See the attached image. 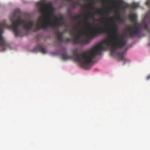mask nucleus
Segmentation results:
<instances>
[{
  "label": "nucleus",
  "instance_id": "f257e3e1",
  "mask_svg": "<svg viewBox=\"0 0 150 150\" xmlns=\"http://www.w3.org/2000/svg\"><path fill=\"white\" fill-rule=\"evenodd\" d=\"M114 17H111L108 19L112 26L110 28L105 29L102 27L86 32L82 29L76 34L75 30L77 29L76 26L74 27V29L70 30L69 33L72 37V40L75 44L79 43L81 44L88 43L90 39H93L98 35H100L105 33H107L108 39L105 40L98 43L96 46L102 42L103 48L98 50V54H100L101 50H105L106 47L109 46L111 47V54L113 55L115 53L117 50L125 46L127 41L124 37L122 36L120 39L118 38V28L115 24L114 21Z\"/></svg>",
  "mask_w": 150,
  "mask_h": 150
},
{
  "label": "nucleus",
  "instance_id": "f03ea898",
  "mask_svg": "<svg viewBox=\"0 0 150 150\" xmlns=\"http://www.w3.org/2000/svg\"><path fill=\"white\" fill-rule=\"evenodd\" d=\"M102 48L101 42L97 46H95L91 49L80 54H78L77 48L73 50L72 52L75 60L79 62L82 67L88 69L91 67L93 59L96 55L99 54L98 50Z\"/></svg>",
  "mask_w": 150,
  "mask_h": 150
},
{
  "label": "nucleus",
  "instance_id": "7ed1b4c3",
  "mask_svg": "<svg viewBox=\"0 0 150 150\" xmlns=\"http://www.w3.org/2000/svg\"><path fill=\"white\" fill-rule=\"evenodd\" d=\"M37 5L39 7V12L42 15L43 23L40 25H37L34 31H36L41 28L45 30L49 27L57 26L60 25L58 22H55L52 23L50 21V12L52 11V5L51 3L46 4L43 3H39Z\"/></svg>",
  "mask_w": 150,
  "mask_h": 150
},
{
  "label": "nucleus",
  "instance_id": "20e7f679",
  "mask_svg": "<svg viewBox=\"0 0 150 150\" xmlns=\"http://www.w3.org/2000/svg\"><path fill=\"white\" fill-rule=\"evenodd\" d=\"M12 24L10 27L15 33L16 36L19 35L20 30L19 26H22L23 28L26 30H30L34 25L33 21L30 20L26 21L21 19L20 16H18L16 12L14 13L10 18Z\"/></svg>",
  "mask_w": 150,
  "mask_h": 150
},
{
  "label": "nucleus",
  "instance_id": "39448f33",
  "mask_svg": "<svg viewBox=\"0 0 150 150\" xmlns=\"http://www.w3.org/2000/svg\"><path fill=\"white\" fill-rule=\"evenodd\" d=\"M102 9L97 8L96 9V11L94 13L90 12L89 14L85 16L86 18L85 19L84 21V23L85 24L87 25L88 26H90V24L87 21V19L88 18H90L92 19L94 21H95L96 19L94 17V14H98L100 15H102Z\"/></svg>",
  "mask_w": 150,
  "mask_h": 150
},
{
  "label": "nucleus",
  "instance_id": "423d86ee",
  "mask_svg": "<svg viewBox=\"0 0 150 150\" xmlns=\"http://www.w3.org/2000/svg\"><path fill=\"white\" fill-rule=\"evenodd\" d=\"M56 33L57 35V38L59 41L60 42H64L65 43H68L71 42L72 40L69 38H66L64 39L63 38V35L64 32H60L58 31H56Z\"/></svg>",
  "mask_w": 150,
  "mask_h": 150
},
{
  "label": "nucleus",
  "instance_id": "0eeeda50",
  "mask_svg": "<svg viewBox=\"0 0 150 150\" xmlns=\"http://www.w3.org/2000/svg\"><path fill=\"white\" fill-rule=\"evenodd\" d=\"M52 11L50 12V14L51 15L50 21L52 22V23H53L55 22H58V23H60V25H59L57 26H54V27H52L53 28H55V27H58L61 25H64L65 24V22L63 20V18H62V17H60L59 18H58L57 17H56L55 16H54V21H51V17L52 15V13L53 12V9L52 8Z\"/></svg>",
  "mask_w": 150,
  "mask_h": 150
},
{
  "label": "nucleus",
  "instance_id": "6e6552de",
  "mask_svg": "<svg viewBox=\"0 0 150 150\" xmlns=\"http://www.w3.org/2000/svg\"><path fill=\"white\" fill-rule=\"evenodd\" d=\"M128 48L126 49L125 51L122 52H118L117 54V55L118 56L119 59L120 61H127V59L124 57L125 52L127 51Z\"/></svg>",
  "mask_w": 150,
  "mask_h": 150
},
{
  "label": "nucleus",
  "instance_id": "1a4fd4ad",
  "mask_svg": "<svg viewBox=\"0 0 150 150\" xmlns=\"http://www.w3.org/2000/svg\"><path fill=\"white\" fill-rule=\"evenodd\" d=\"M123 2L122 0H117V2L114 3L116 8L115 10H120L123 8L121 5Z\"/></svg>",
  "mask_w": 150,
  "mask_h": 150
},
{
  "label": "nucleus",
  "instance_id": "9d476101",
  "mask_svg": "<svg viewBox=\"0 0 150 150\" xmlns=\"http://www.w3.org/2000/svg\"><path fill=\"white\" fill-rule=\"evenodd\" d=\"M2 31V30L1 28V25L0 24V45L2 47H5L6 45V43L4 41L1 35Z\"/></svg>",
  "mask_w": 150,
  "mask_h": 150
},
{
  "label": "nucleus",
  "instance_id": "9b49d317",
  "mask_svg": "<svg viewBox=\"0 0 150 150\" xmlns=\"http://www.w3.org/2000/svg\"><path fill=\"white\" fill-rule=\"evenodd\" d=\"M139 6V4L138 3L133 2L131 4L125 6V7L126 8L128 6L129 7L133 9H135L138 7Z\"/></svg>",
  "mask_w": 150,
  "mask_h": 150
},
{
  "label": "nucleus",
  "instance_id": "f8f14e48",
  "mask_svg": "<svg viewBox=\"0 0 150 150\" xmlns=\"http://www.w3.org/2000/svg\"><path fill=\"white\" fill-rule=\"evenodd\" d=\"M62 59L64 60H67L71 58V57L68 55L66 53H64L62 54Z\"/></svg>",
  "mask_w": 150,
  "mask_h": 150
},
{
  "label": "nucleus",
  "instance_id": "ddd939ff",
  "mask_svg": "<svg viewBox=\"0 0 150 150\" xmlns=\"http://www.w3.org/2000/svg\"><path fill=\"white\" fill-rule=\"evenodd\" d=\"M39 51L43 54H45L46 52V50L45 48L43 47L40 45H38L36 48Z\"/></svg>",
  "mask_w": 150,
  "mask_h": 150
},
{
  "label": "nucleus",
  "instance_id": "4468645a",
  "mask_svg": "<svg viewBox=\"0 0 150 150\" xmlns=\"http://www.w3.org/2000/svg\"><path fill=\"white\" fill-rule=\"evenodd\" d=\"M115 17L117 21L120 23H122L124 22V19L121 17L120 15H116Z\"/></svg>",
  "mask_w": 150,
  "mask_h": 150
},
{
  "label": "nucleus",
  "instance_id": "2eb2a0df",
  "mask_svg": "<svg viewBox=\"0 0 150 150\" xmlns=\"http://www.w3.org/2000/svg\"><path fill=\"white\" fill-rule=\"evenodd\" d=\"M82 16H84V15L83 14H81L74 17H72V19L75 20H78L79 19V17H81Z\"/></svg>",
  "mask_w": 150,
  "mask_h": 150
},
{
  "label": "nucleus",
  "instance_id": "dca6fc26",
  "mask_svg": "<svg viewBox=\"0 0 150 150\" xmlns=\"http://www.w3.org/2000/svg\"><path fill=\"white\" fill-rule=\"evenodd\" d=\"M79 4V3L78 2H73L72 4V6L74 8L76 7Z\"/></svg>",
  "mask_w": 150,
  "mask_h": 150
},
{
  "label": "nucleus",
  "instance_id": "f3484780",
  "mask_svg": "<svg viewBox=\"0 0 150 150\" xmlns=\"http://www.w3.org/2000/svg\"><path fill=\"white\" fill-rule=\"evenodd\" d=\"M103 13L107 16H108L109 15V14L110 13V12L109 11V10H107L106 11H103Z\"/></svg>",
  "mask_w": 150,
  "mask_h": 150
},
{
  "label": "nucleus",
  "instance_id": "a211bd4d",
  "mask_svg": "<svg viewBox=\"0 0 150 150\" xmlns=\"http://www.w3.org/2000/svg\"><path fill=\"white\" fill-rule=\"evenodd\" d=\"M116 15H120V10H115Z\"/></svg>",
  "mask_w": 150,
  "mask_h": 150
},
{
  "label": "nucleus",
  "instance_id": "6ab92c4d",
  "mask_svg": "<svg viewBox=\"0 0 150 150\" xmlns=\"http://www.w3.org/2000/svg\"><path fill=\"white\" fill-rule=\"evenodd\" d=\"M146 79L148 80H149L150 79V74L149 75L146 77Z\"/></svg>",
  "mask_w": 150,
  "mask_h": 150
},
{
  "label": "nucleus",
  "instance_id": "aec40b11",
  "mask_svg": "<svg viewBox=\"0 0 150 150\" xmlns=\"http://www.w3.org/2000/svg\"><path fill=\"white\" fill-rule=\"evenodd\" d=\"M149 45H150V43L148 44Z\"/></svg>",
  "mask_w": 150,
  "mask_h": 150
},
{
  "label": "nucleus",
  "instance_id": "412c9836",
  "mask_svg": "<svg viewBox=\"0 0 150 150\" xmlns=\"http://www.w3.org/2000/svg\"><path fill=\"white\" fill-rule=\"evenodd\" d=\"M40 20H41L40 19H39V21H40Z\"/></svg>",
  "mask_w": 150,
  "mask_h": 150
},
{
  "label": "nucleus",
  "instance_id": "4be33fe9",
  "mask_svg": "<svg viewBox=\"0 0 150 150\" xmlns=\"http://www.w3.org/2000/svg\"><path fill=\"white\" fill-rule=\"evenodd\" d=\"M80 22H79V24H80Z\"/></svg>",
  "mask_w": 150,
  "mask_h": 150
}]
</instances>
